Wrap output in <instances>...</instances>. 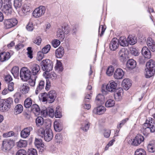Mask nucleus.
Masks as SVG:
<instances>
[{
  "instance_id": "1",
  "label": "nucleus",
  "mask_w": 155,
  "mask_h": 155,
  "mask_svg": "<svg viewBox=\"0 0 155 155\" xmlns=\"http://www.w3.org/2000/svg\"><path fill=\"white\" fill-rule=\"evenodd\" d=\"M155 71V62L153 60H150L146 64L145 74L146 78H149L154 74Z\"/></svg>"
},
{
  "instance_id": "2",
  "label": "nucleus",
  "mask_w": 155,
  "mask_h": 155,
  "mask_svg": "<svg viewBox=\"0 0 155 155\" xmlns=\"http://www.w3.org/2000/svg\"><path fill=\"white\" fill-rule=\"evenodd\" d=\"M143 132L146 133L154 132L155 131V123L154 122L153 119L151 117L147 119L143 125Z\"/></svg>"
},
{
  "instance_id": "3",
  "label": "nucleus",
  "mask_w": 155,
  "mask_h": 155,
  "mask_svg": "<svg viewBox=\"0 0 155 155\" xmlns=\"http://www.w3.org/2000/svg\"><path fill=\"white\" fill-rule=\"evenodd\" d=\"M31 71L26 67L22 68L20 72V77L24 81H27L31 78Z\"/></svg>"
},
{
  "instance_id": "4",
  "label": "nucleus",
  "mask_w": 155,
  "mask_h": 155,
  "mask_svg": "<svg viewBox=\"0 0 155 155\" xmlns=\"http://www.w3.org/2000/svg\"><path fill=\"white\" fill-rule=\"evenodd\" d=\"M41 64L42 69L46 72H49L52 70L53 68V64L51 61L48 59L43 60Z\"/></svg>"
},
{
  "instance_id": "5",
  "label": "nucleus",
  "mask_w": 155,
  "mask_h": 155,
  "mask_svg": "<svg viewBox=\"0 0 155 155\" xmlns=\"http://www.w3.org/2000/svg\"><path fill=\"white\" fill-rule=\"evenodd\" d=\"M14 145L13 140H4L2 143V150L4 151L10 150Z\"/></svg>"
},
{
  "instance_id": "6",
  "label": "nucleus",
  "mask_w": 155,
  "mask_h": 155,
  "mask_svg": "<svg viewBox=\"0 0 155 155\" xmlns=\"http://www.w3.org/2000/svg\"><path fill=\"white\" fill-rule=\"evenodd\" d=\"M18 21L16 18L5 19L4 22V27L6 29L10 28L16 25Z\"/></svg>"
},
{
  "instance_id": "7",
  "label": "nucleus",
  "mask_w": 155,
  "mask_h": 155,
  "mask_svg": "<svg viewBox=\"0 0 155 155\" xmlns=\"http://www.w3.org/2000/svg\"><path fill=\"white\" fill-rule=\"evenodd\" d=\"M118 57L121 61H126L128 58V51L125 48L121 49L118 52Z\"/></svg>"
},
{
  "instance_id": "8",
  "label": "nucleus",
  "mask_w": 155,
  "mask_h": 155,
  "mask_svg": "<svg viewBox=\"0 0 155 155\" xmlns=\"http://www.w3.org/2000/svg\"><path fill=\"white\" fill-rule=\"evenodd\" d=\"M30 68L31 70V74L33 75H38L41 72L40 66L36 64H31L30 65Z\"/></svg>"
},
{
  "instance_id": "9",
  "label": "nucleus",
  "mask_w": 155,
  "mask_h": 155,
  "mask_svg": "<svg viewBox=\"0 0 155 155\" xmlns=\"http://www.w3.org/2000/svg\"><path fill=\"white\" fill-rule=\"evenodd\" d=\"M33 130L32 127H28L24 128L21 132V136L22 138H25L29 136L30 132Z\"/></svg>"
},
{
  "instance_id": "10",
  "label": "nucleus",
  "mask_w": 155,
  "mask_h": 155,
  "mask_svg": "<svg viewBox=\"0 0 155 155\" xmlns=\"http://www.w3.org/2000/svg\"><path fill=\"white\" fill-rule=\"evenodd\" d=\"M119 45L118 39L116 38H114L110 44V49L111 50L115 51L118 48Z\"/></svg>"
},
{
  "instance_id": "11",
  "label": "nucleus",
  "mask_w": 155,
  "mask_h": 155,
  "mask_svg": "<svg viewBox=\"0 0 155 155\" xmlns=\"http://www.w3.org/2000/svg\"><path fill=\"white\" fill-rule=\"evenodd\" d=\"M117 87V84L114 81H111L109 82L106 87V90L110 92H114Z\"/></svg>"
},
{
  "instance_id": "12",
  "label": "nucleus",
  "mask_w": 155,
  "mask_h": 155,
  "mask_svg": "<svg viewBox=\"0 0 155 155\" xmlns=\"http://www.w3.org/2000/svg\"><path fill=\"white\" fill-rule=\"evenodd\" d=\"M144 140L143 137L140 135H137L134 139L132 144L137 146L139 145Z\"/></svg>"
},
{
  "instance_id": "13",
  "label": "nucleus",
  "mask_w": 155,
  "mask_h": 155,
  "mask_svg": "<svg viewBox=\"0 0 155 155\" xmlns=\"http://www.w3.org/2000/svg\"><path fill=\"white\" fill-rule=\"evenodd\" d=\"M124 75L123 71L121 68H117L114 72V77L117 79H120L123 78Z\"/></svg>"
},
{
  "instance_id": "14",
  "label": "nucleus",
  "mask_w": 155,
  "mask_h": 155,
  "mask_svg": "<svg viewBox=\"0 0 155 155\" xmlns=\"http://www.w3.org/2000/svg\"><path fill=\"white\" fill-rule=\"evenodd\" d=\"M147 44L149 48L153 52L155 51V43L154 41L150 37L147 38Z\"/></svg>"
},
{
  "instance_id": "15",
  "label": "nucleus",
  "mask_w": 155,
  "mask_h": 155,
  "mask_svg": "<svg viewBox=\"0 0 155 155\" xmlns=\"http://www.w3.org/2000/svg\"><path fill=\"white\" fill-rule=\"evenodd\" d=\"M45 140L47 142L50 141L53 137V133L50 129H46L45 133L43 137Z\"/></svg>"
},
{
  "instance_id": "16",
  "label": "nucleus",
  "mask_w": 155,
  "mask_h": 155,
  "mask_svg": "<svg viewBox=\"0 0 155 155\" xmlns=\"http://www.w3.org/2000/svg\"><path fill=\"white\" fill-rule=\"evenodd\" d=\"M48 96V102L50 103H53L55 100L56 97V93L54 90H51L49 93Z\"/></svg>"
},
{
  "instance_id": "17",
  "label": "nucleus",
  "mask_w": 155,
  "mask_h": 155,
  "mask_svg": "<svg viewBox=\"0 0 155 155\" xmlns=\"http://www.w3.org/2000/svg\"><path fill=\"white\" fill-rule=\"evenodd\" d=\"M141 53L145 58L150 59L151 55V52L147 47H144L141 50Z\"/></svg>"
},
{
  "instance_id": "18",
  "label": "nucleus",
  "mask_w": 155,
  "mask_h": 155,
  "mask_svg": "<svg viewBox=\"0 0 155 155\" xmlns=\"http://www.w3.org/2000/svg\"><path fill=\"white\" fill-rule=\"evenodd\" d=\"M106 111L105 108L102 106H100L95 108L93 110V113L96 114L101 115L104 114Z\"/></svg>"
},
{
  "instance_id": "19",
  "label": "nucleus",
  "mask_w": 155,
  "mask_h": 155,
  "mask_svg": "<svg viewBox=\"0 0 155 155\" xmlns=\"http://www.w3.org/2000/svg\"><path fill=\"white\" fill-rule=\"evenodd\" d=\"M131 81L129 79H124L122 83V85L124 89L126 90H128L131 86Z\"/></svg>"
},
{
  "instance_id": "20",
  "label": "nucleus",
  "mask_w": 155,
  "mask_h": 155,
  "mask_svg": "<svg viewBox=\"0 0 155 155\" xmlns=\"http://www.w3.org/2000/svg\"><path fill=\"white\" fill-rule=\"evenodd\" d=\"M10 57V54L9 52H3L0 54V61L4 62L8 60Z\"/></svg>"
},
{
  "instance_id": "21",
  "label": "nucleus",
  "mask_w": 155,
  "mask_h": 155,
  "mask_svg": "<svg viewBox=\"0 0 155 155\" xmlns=\"http://www.w3.org/2000/svg\"><path fill=\"white\" fill-rule=\"evenodd\" d=\"M64 51L63 47H59L55 51V55L57 58H61L64 55Z\"/></svg>"
},
{
  "instance_id": "22",
  "label": "nucleus",
  "mask_w": 155,
  "mask_h": 155,
  "mask_svg": "<svg viewBox=\"0 0 155 155\" xmlns=\"http://www.w3.org/2000/svg\"><path fill=\"white\" fill-rule=\"evenodd\" d=\"M30 88L28 84H23L20 87V91L23 94L28 93L29 91Z\"/></svg>"
},
{
  "instance_id": "23",
  "label": "nucleus",
  "mask_w": 155,
  "mask_h": 155,
  "mask_svg": "<svg viewBox=\"0 0 155 155\" xmlns=\"http://www.w3.org/2000/svg\"><path fill=\"white\" fill-rule=\"evenodd\" d=\"M136 63L135 61L133 59L129 60L127 63V67L130 69H132L136 67Z\"/></svg>"
},
{
  "instance_id": "24",
  "label": "nucleus",
  "mask_w": 155,
  "mask_h": 155,
  "mask_svg": "<svg viewBox=\"0 0 155 155\" xmlns=\"http://www.w3.org/2000/svg\"><path fill=\"white\" fill-rule=\"evenodd\" d=\"M149 152L153 153L155 151V140L151 141L147 146Z\"/></svg>"
},
{
  "instance_id": "25",
  "label": "nucleus",
  "mask_w": 155,
  "mask_h": 155,
  "mask_svg": "<svg viewBox=\"0 0 155 155\" xmlns=\"http://www.w3.org/2000/svg\"><path fill=\"white\" fill-rule=\"evenodd\" d=\"M45 82L44 81L41 80L39 83L35 90V94H38L44 88Z\"/></svg>"
},
{
  "instance_id": "26",
  "label": "nucleus",
  "mask_w": 155,
  "mask_h": 155,
  "mask_svg": "<svg viewBox=\"0 0 155 155\" xmlns=\"http://www.w3.org/2000/svg\"><path fill=\"white\" fill-rule=\"evenodd\" d=\"M123 90L122 88H119L117 90L114 94L115 99L117 101H120L121 98V95Z\"/></svg>"
},
{
  "instance_id": "27",
  "label": "nucleus",
  "mask_w": 155,
  "mask_h": 155,
  "mask_svg": "<svg viewBox=\"0 0 155 155\" xmlns=\"http://www.w3.org/2000/svg\"><path fill=\"white\" fill-rule=\"evenodd\" d=\"M23 107L20 104L17 105L14 109V113L15 115H17L21 113L23 110Z\"/></svg>"
},
{
  "instance_id": "28",
  "label": "nucleus",
  "mask_w": 155,
  "mask_h": 155,
  "mask_svg": "<svg viewBox=\"0 0 155 155\" xmlns=\"http://www.w3.org/2000/svg\"><path fill=\"white\" fill-rule=\"evenodd\" d=\"M31 111L35 114L38 115L39 113L40 109L38 105L33 104L31 107Z\"/></svg>"
},
{
  "instance_id": "29",
  "label": "nucleus",
  "mask_w": 155,
  "mask_h": 155,
  "mask_svg": "<svg viewBox=\"0 0 155 155\" xmlns=\"http://www.w3.org/2000/svg\"><path fill=\"white\" fill-rule=\"evenodd\" d=\"M45 10H34L33 16L35 18H38L44 15Z\"/></svg>"
},
{
  "instance_id": "30",
  "label": "nucleus",
  "mask_w": 155,
  "mask_h": 155,
  "mask_svg": "<svg viewBox=\"0 0 155 155\" xmlns=\"http://www.w3.org/2000/svg\"><path fill=\"white\" fill-rule=\"evenodd\" d=\"M128 43L130 45H134L137 42L136 37L132 35H129L127 38Z\"/></svg>"
},
{
  "instance_id": "31",
  "label": "nucleus",
  "mask_w": 155,
  "mask_h": 155,
  "mask_svg": "<svg viewBox=\"0 0 155 155\" xmlns=\"http://www.w3.org/2000/svg\"><path fill=\"white\" fill-rule=\"evenodd\" d=\"M32 105V100L30 97L27 98L24 101V106L27 108L31 107Z\"/></svg>"
},
{
  "instance_id": "32",
  "label": "nucleus",
  "mask_w": 155,
  "mask_h": 155,
  "mask_svg": "<svg viewBox=\"0 0 155 155\" xmlns=\"http://www.w3.org/2000/svg\"><path fill=\"white\" fill-rule=\"evenodd\" d=\"M119 44L122 46H127L128 45V41H127L126 38L124 37H121L119 40Z\"/></svg>"
},
{
  "instance_id": "33",
  "label": "nucleus",
  "mask_w": 155,
  "mask_h": 155,
  "mask_svg": "<svg viewBox=\"0 0 155 155\" xmlns=\"http://www.w3.org/2000/svg\"><path fill=\"white\" fill-rule=\"evenodd\" d=\"M9 108L7 107L6 104L4 102L3 100L0 101V111L4 112L5 111H7Z\"/></svg>"
},
{
  "instance_id": "34",
  "label": "nucleus",
  "mask_w": 155,
  "mask_h": 155,
  "mask_svg": "<svg viewBox=\"0 0 155 155\" xmlns=\"http://www.w3.org/2000/svg\"><path fill=\"white\" fill-rule=\"evenodd\" d=\"M64 34L62 29L59 28L57 31V36L59 39H60L61 41H62L65 38Z\"/></svg>"
},
{
  "instance_id": "35",
  "label": "nucleus",
  "mask_w": 155,
  "mask_h": 155,
  "mask_svg": "<svg viewBox=\"0 0 155 155\" xmlns=\"http://www.w3.org/2000/svg\"><path fill=\"white\" fill-rule=\"evenodd\" d=\"M36 125L37 127H40L42 126L44 123V120L41 117H38L36 119Z\"/></svg>"
},
{
  "instance_id": "36",
  "label": "nucleus",
  "mask_w": 155,
  "mask_h": 155,
  "mask_svg": "<svg viewBox=\"0 0 155 155\" xmlns=\"http://www.w3.org/2000/svg\"><path fill=\"white\" fill-rule=\"evenodd\" d=\"M19 68L17 66L13 67L12 69L11 72L15 78H17L19 75Z\"/></svg>"
},
{
  "instance_id": "37",
  "label": "nucleus",
  "mask_w": 155,
  "mask_h": 155,
  "mask_svg": "<svg viewBox=\"0 0 155 155\" xmlns=\"http://www.w3.org/2000/svg\"><path fill=\"white\" fill-rule=\"evenodd\" d=\"M27 145V141L25 140H20L17 143V146L20 148L25 147Z\"/></svg>"
},
{
  "instance_id": "38",
  "label": "nucleus",
  "mask_w": 155,
  "mask_h": 155,
  "mask_svg": "<svg viewBox=\"0 0 155 155\" xmlns=\"http://www.w3.org/2000/svg\"><path fill=\"white\" fill-rule=\"evenodd\" d=\"M35 146L38 148H39L40 147H43L44 144L42 143V140L41 139L35 138Z\"/></svg>"
},
{
  "instance_id": "39",
  "label": "nucleus",
  "mask_w": 155,
  "mask_h": 155,
  "mask_svg": "<svg viewBox=\"0 0 155 155\" xmlns=\"http://www.w3.org/2000/svg\"><path fill=\"white\" fill-rule=\"evenodd\" d=\"M90 125V123L86 121L82 124L81 128L84 131L86 132L89 129Z\"/></svg>"
},
{
  "instance_id": "40",
  "label": "nucleus",
  "mask_w": 155,
  "mask_h": 155,
  "mask_svg": "<svg viewBox=\"0 0 155 155\" xmlns=\"http://www.w3.org/2000/svg\"><path fill=\"white\" fill-rule=\"evenodd\" d=\"M115 101L112 99L108 100L106 102L105 106L107 107H113L115 104Z\"/></svg>"
},
{
  "instance_id": "41",
  "label": "nucleus",
  "mask_w": 155,
  "mask_h": 155,
  "mask_svg": "<svg viewBox=\"0 0 155 155\" xmlns=\"http://www.w3.org/2000/svg\"><path fill=\"white\" fill-rule=\"evenodd\" d=\"M41 97L39 96L40 100H41L43 102L48 101V96L47 94L46 93H44L41 94Z\"/></svg>"
},
{
  "instance_id": "42",
  "label": "nucleus",
  "mask_w": 155,
  "mask_h": 155,
  "mask_svg": "<svg viewBox=\"0 0 155 155\" xmlns=\"http://www.w3.org/2000/svg\"><path fill=\"white\" fill-rule=\"evenodd\" d=\"M135 155H146V152L143 149L139 148L135 151Z\"/></svg>"
},
{
  "instance_id": "43",
  "label": "nucleus",
  "mask_w": 155,
  "mask_h": 155,
  "mask_svg": "<svg viewBox=\"0 0 155 155\" xmlns=\"http://www.w3.org/2000/svg\"><path fill=\"white\" fill-rule=\"evenodd\" d=\"M3 101H4V102L6 104L7 107L10 109L13 102L12 98L11 97H9L6 100H3Z\"/></svg>"
},
{
  "instance_id": "44",
  "label": "nucleus",
  "mask_w": 155,
  "mask_h": 155,
  "mask_svg": "<svg viewBox=\"0 0 155 155\" xmlns=\"http://www.w3.org/2000/svg\"><path fill=\"white\" fill-rule=\"evenodd\" d=\"M54 127L56 131L60 132L62 129L60 124L57 121H55L54 123Z\"/></svg>"
},
{
  "instance_id": "45",
  "label": "nucleus",
  "mask_w": 155,
  "mask_h": 155,
  "mask_svg": "<svg viewBox=\"0 0 155 155\" xmlns=\"http://www.w3.org/2000/svg\"><path fill=\"white\" fill-rule=\"evenodd\" d=\"M114 68L112 66H110L108 67L106 71L107 74L109 76L112 75L114 72Z\"/></svg>"
},
{
  "instance_id": "46",
  "label": "nucleus",
  "mask_w": 155,
  "mask_h": 155,
  "mask_svg": "<svg viewBox=\"0 0 155 155\" xmlns=\"http://www.w3.org/2000/svg\"><path fill=\"white\" fill-rule=\"evenodd\" d=\"M104 97L103 95L99 94L97 96L96 100L97 101H98V103L102 104V103L103 102V99Z\"/></svg>"
},
{
  "instance_id": "47",
  "label": "nucleus",
  "mask_w": 155,
  "mask_h": 155,
  "mask_svg": "<svg viewBox=\"0 0 155 155\" xmlns=\"http://www.w3.org/2000/svg\"><path fill=\"white\" fill-rule=\"evenodd\" d=\"M45 130H45L42 127L40 128L38 130V135L41 137L43 138L45 133Z\"/></svg>"
},
{
  "instance_id": "48",
  "label": "nucleus",
  "mask_w": 155,
  "mask_h": 155,
  "mask_svg": "<svg viewBox=\"0 0 155 155\" xmlns=\"http://www.w3.org/2000/svg\"><path fill=\"white\" fill-rule=\"evenodd\" d=\"M48 116L49 117H53L54 114V110L53 108L51 107H49L47 108Z\"/></svg>"
},
{
  "instance_id": "49",
  "label": "nucleus",
  "mask_w": 155,
  "mask_h": 155,
  "mask_svg": "<svg viewBox=\"0 0 155 155\" xmlns=\"http://www.w3.org/2000/svg\"><path fill=\"white\" fill-rule=\"evenodd\" d=\"M28 153V155H38L36 150L34 148H31L29 149Z\"/></svg>"
},
{
  "instance_id": "50",
  "label": "nucleus",
  "mask_w": 155,
  "mask_h": 155,
  "mask_svg": "<svg viewBox=\"0 0 155 155\" xmlns=\"http://www.w3.org/2000/svg\"><path fill=\"white\" fill-rule=\"evenodd\" d=\"M21 5V0H15L14 1V6L16 9L18 8Z\"/></svg>"
},
{
  "instance_id": "51",
  "label": "nucleus",
  "mask_w": 155,
  "mask_h": 155,
  "mask_svg": "<svg viewBox=\"0 0 155 155\" xmlns=\"http://www.w3.org/2000/svg\"><path fill=\"white\" fill-rule=\"evenodd\" d=\"M105 28L102 25H100L99 28V35L100 37L102 36L105 31Z\"/></svg>"
},
{
  "instance_id": "52",
  "label": "nucleus",
  "mask_w": 155,
  "mask_h": 155,
  "mask_svg": "<svg viewBox=\"0 0 155 155\" xmlns=\"http://www.w3.org/2000/svg\"><path fill=\"white\" fill-rule=\"evenodd\" d=\"M14 135V132L13 131H10L8 132L3 133L2 136L3 137H8L13 136Z\"/></svg>"
},
{
  "instance_id": "53",
  "label": "nucleus",
  "mask_w": 155,
  "mask_h": 155,
  "mask_svg": "<svg viewBox=\"0 0 155 155\" xmlns=\"http://www.w3.org/2000/svg\"><path fill=\"white\" fill-rule=\"evenodd\" d=\"M51 48V46L49 45H48L43 48L42 49V52L44 54L47 53L49 51Z\"/></svg>"
},
{
  "instance_id": "54",
  "label": "nucleus",
  "mask_w": 155,
  "mask_h": 155,
  "mask_svg": "<svg viewBox=\"0 0 155 155\" xmlns=\"http://www.w3.org/2000/svg\"><path fill=\"white\" fill-rule=\"evenodd\" d=\"M52 46L55 48L57 47L60 44V41L57 39H55L52 41Z\"/></svg>"
},
{
  "instance_id": "55",
  "label": "nucleus",
  "mask_w": 155,
  "mask_h": 155,
  "mask_svg": "<svg viewBox=\"0 0 155 155\" xmlns=\"http://www.w3.org/2000/svg\"><path fill=\"white\" fill-rule=\"evenodd\" d=\"M62 139V136L60 134H56L55 136V140L56 142L60 143Z\"/></svg>"
},
{
  "instance_id": "56",
  "label": "nucleus",
  "mask_w": 155,
  "mask_h": 155,
  "mask_svg": "<svg viewBox=\"0 0 155 155\" xmlns=\"http://www.w3.org/2000/svg\"><path fill=\"white\" fill-rule=\"evenodd\" d=\"M37 78V76H36L34 79L30 78L28 80H29L28 82V84L31 86H34L35 85V80Z\"/></svg>"
},
{
  "instance_id": "57",
  "label": "nucleus",
  "mask_w": 155,
  "mask_h": 155,
  "mask_svg": "<svg viewBox=\"0 0 155 155\" xmlns=\"http://www.w3.org/2000/svg\"><path fill=\"white\" fill-rule=\"evenodd\" d=\"M17 12L21 16L25 15L29 13V11H27L26 10H17Z\"/></svg>"
},
{
  "instance_id": "58",
  "label": "nucleus",
  "mask_w": 155,
  "mask_h": 155,
  "mask_svg": "<svg viewBox=\"0 0 155 155\" xmlns=\"http://www.w3.org/2000/svg\"><path fill=\"white\" fill-rule=\"evenodd\" d=\"M48 78L51 79L52 80H54L57 77V74L54 72H51L48 75Z\"/></svg>"
},
{
  "instance_id": "59",
  "label": "nucleus",
  "mask_w": 155,
  "mask_h": 155,
  "mask_svg": "<svg viewBox=\"0 0 155 155\" xmlns=\"http://www.w3.org/2000/svg\"><path fill=\"white\" fill-rule=\"evenodd\" d=\"M26 29L28 31H32L33 29V23L29 21L26 27Z\"/></svg>"
},
{
  "instance_id": "60",
  "label": "nucleus",
  "mask_w": 155,
  "mask_h": 155,
  "mask_svg": "<svg viewBox=\"0 0 155 155\" xmlns=\"http://www.w3.org/2000/svg\"><path fill=\"white\" fill-rule=\"evenodd\" d=\"M28 51L27 54L28 57L30 58L31 59L33 58L32 51L31 50V47H28L27 48Z\"/></svg>"
},
{
  "instance_id": "61",
  "label": "nucleus",
  "mask_w": 155,
  "mask_h": 155,
  "mask_svg": "<svg viewBox=\"0 0 155 155\" xmlns=\"http://www.w3.org/2000/svg\"><path fill=\"white\" fill-rule=\"evenodd\" d=\"M15 96L16 97L14 99V102L15 104L18 103L19 101V98L21 97V94L19 93H16L15 94Z\"/></svg>"
},
{
  "instance_id": "62",
  "label": "nucleus",
  "mask_w": 155,
  "mask_h": 155,
  "mask_svg": "<svg viewBox=\"0 0 155 155\" xmlns=\"http://www.w3.org/2000/svg\"><path fill=\"white\" fill-rule=\"evenodd\" d=\"M41 38L40 36L37 37L34 41L33 42L38 45H39L41 42Z\"/></svg>"
},
{
  "instance_id": "63",
  "label": "nucleus",
  "mask_w": 155,
  "mask_h": 155,
  "mask_svg": "<svg viewBox=\"0 0 155 155\" xmlns=\"http://www.w3.org/2000/svg\"><path fill=\"white\" fill-rule=\"evenodd\" d=\"M62 29L65 34H68L70 31V29L68 26H64L62 28Z\"/></svg>"
},
{
  "instance_id": "64",
  "label": "nucleus",
  "mask_w": 155,
  "mask_h": 155,
  "mask_svg": "<svg viewBox=\"0 0 155 155\" xmlns=\"http://www.w3.org/2000/svg\"><path fill=\"white\" fill-rule=\"evenodd\" d=\"M26 151L23 149H21L18 150L16 153V155H26Z\"/></svg>"
}]
</instances>
